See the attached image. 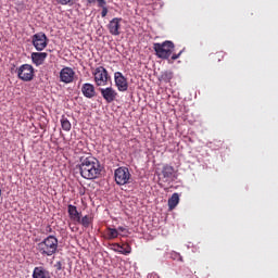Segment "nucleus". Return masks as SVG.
<instances>
[{
    "label": "nucleus",
    "mask_w": 278,
    "mask_h": 278,
    "mask_svg": "<svg viewBox=\"0 0 278 278\" xmlns=\"http://www.w3.org/2000/svg\"><path fill=\"white\" fill-rule=\"evenodd\" d=\"M210 58L212 62H223V60H225V52L219 51V52L210 54Z\"/></svg>",
    "instance_id": "nucleus-22"
},
{
    "label": "nucleus",
    "mask_w": 278,
    "mask_h": 278,
    "mask_svg": "<svg viewBox=\"0 0 278 278\" xmlns=\"http://www.w3.org/2000/svg\"><path fill=\"white\" fill-rule=\"evenodd\" d=\"M99 91L106 103H114V100L118 97V92L112 87L100 88Z\"/></svg>",
    "instance_id": "nucleus-9"
},
{
    "label": "nucleus",
    "mask_w": 278,
    "mask_h": 278,
    "mask_svg": "<svg viewBox=\"0 0 278 278\" xmlns=\"http://www.w3.org/2000/svg\"><path fill=\"white\" fill-rule=\"evenodd\" d=\"M77 168H79L80 176L84 179H97L101 175V164L92 155L80 156Z\"/></svg>",
    "instance_id": "nucleus-1"
},
{
    "label": "nucleus",
    "mask_w": 278,
    "mask_h": 278,
    "mask_svg": "<svg viewBox=\"0 0 278 278\" xmlns=\"http://www.w3.org/2000/svg\"><path fill=\"white\" fill-rule=\"evenodd\" d=\"M118 231H122V232L125 231V227L119 226V227L117 228V232H118Z\"/></svg>",
    "instance_id": "nucleus-31"
},
{
    "label": "nucleus",
    "mask_w": 278,
    "mask_h": 278,
    "mask_svg": "<svg viewBox=\"0 0 278 278\" xmlns=\"http://www.w3.org/2000/svg\"><path fill=\"white\" fill-rule=\"evenodd\" d=\"M162 175H163L164 181L166 182L173 181V178L175 177V167L165 165L162 169Z\"/></svg>",
    "instance_id": "nucleus-16"
},
{
    "label": "nucleus",
    "mask_w": 278,
    "mask_h": 278,
    "mask_svg": "<svg viewBox=\"0 0 278 278\" xmlns=\"http://www.w3.org/2000/svg\"><path fill=\"white\" fill-rule=\"evenodd\" d=\"M33 278H51V274L45 267H35L33 270Z\"/></svg>",
    "instance_id": "nucleus-17"
},
{
    "label": "nucleus",
    "mask_w": 278,
    "mask_h": 278,
    "mask_svg": "<svg viewBox=\"0 0 278 278\" xmlns=\"http://www.w3.org/2000/svg\"><path fill=\"white\" fill-rule=\"evenodd\" d=\"M86 1H87V3H89V5L97 3V0H86Z\"/></svg>",
    "instance_id": "nucleus-30"
},
{
    "label": "nucleus",
    "mask_w": 278,
    "mask_h": 278,
    "mask_svg": "<svg viewBox=\"0 0 278 278\" xmlns=\"http://www.w3.org/2000/svg\"><path fill=\"white\" fill-rule=\"evenodd\" d=\"M47 40V35L45 33H37L31 37V43L36 51H45L48 45Z\"/></svg>",
    "instance_id": "nucleus-7"
},
{
    "label": "nucleus",
    "mask_w": 278,
    "mask_h": 278,
    "mask_svg": "<svg viewBox=\"0 0 278 278\" xmlns=\"http://www.w3.org/2000/svg\"><path fill=\"white\" fill-rule=\"evenodd\" d=\"M96 2L98 3L99 8H105L106 3L105 0H96Z\"/></svg>",
    "instance_id": "nucleus-26"
},
{
    "label": "nucleus",
    "mask_w": 278,
    "mask_h": 278,
    "mask_svg": "<svg viewBox=\"0 0 278 278\" xmlns=\"http://www.w3.org/2000/svg\"><path fill=\"white\" fill-rule=\"evenodd\" d=\"M112 247H114L113 251L122 255H129L131 253V245L129 243H123L122 245L121 243H113Z\"/></svg>",
    "instance_id": "nucleus-15"
},
{
    "label": "nucleus",
    "mask_w": 278,
    "mask_h": 278,
    "mask_svg": "<svg viewBox=\"0 0 278 278\" xmlns=\"http://www.w3.org/2000/svg\"><path fill=\"white\" fill-rule=\"evenodd\" d=\"M161 78L163 79V81H170V79H173V74L172 72H164L161 75Z\"/></svg>",
    "instance_id": "nucleus-23"
},
{
    "label": "nucleus",
    "mask_w": 278,
    "mask_h": 278,
    "mask_svg": "<svg viewBox=\"0 0 278 278\" xmlns=\"http://www.w3.org/2000/svg\"><path fill=\"white\" fill-rule=\"evenodd\" d=\"M60 5H73V0H58Z\"/></svg>",
    "instance_id": "nucleus-25"
},
{
    "label": "nucleus",
    "mask_w": 278,
    "mask_h": 278,
    "mask_svg": "<svg viewBox=\"0 0 278 278\" xmlns=\"http://www.w3.org/2000/svg\"><path fill=\"white\" fill-rule=\"evenodd\" d=\"M92 75L96 86H108L110 79H112L110 73H108V70L103 66L96 67L92 71Z\"/></svg>",
    "instance_id": "nucleus-4"
},
{
    "label": "nucleus",
    "mask_w": 278,
    "mask_h": 278,
    "mask_svg": "<svg viewBox=\"0 0 278 278\" xmlns=\"http://www.w3.org/2000/svg\"><path fill=\"white\" fill-rule=\"evenodd\" d=\"M101 16L102 18H105V16H108V7L102 8Z\"/></svg>",
    "instance_id": "nucleus-27"
},
{
    "label": "nucleus",
    "mask_w": 278,
    "mask_h": 278,
    "mask_svg": "<svg viewBox=\"0 0 278 278\" xmlns=\"http://www.w3.org/2000/svg\"><path fill=\"white\" fill-rule=\"evenodd\" d=\"M48 55L49 54L47 52H33L30 54L31 62H33V64H35V66H42V64H45V60H47Z\"/></svg>",
    "instance_id": "nucleus-12"
},
{
    "label": "nucleus",
    "mask_w": 278,
    "mask_h": 278,
    "mask_svg": "<svg viewBox=\"0 0 278 278\" xmlns=\"http://www.w3.org/2000/svg\"><path fill=\"white\" fill-rule=\"evenodd\" d=\"M0 197H1V189H0Z\"/></svg>",
    "instance_id": "nucleus-32"
},
{
    "label": "nucleus",
    "mask_w": 278,
    "mask_h": 278,
    "mask_svg": "<svg viewBox=\"0 0 278 278\" xmlns=\"http://www.w3.org/2000/svg\"><path fill=\"white\" fill-rule=\"evenodd\" d=\"M173 260H177L178 262H184V256L177 252L172 254Z\"/></svg>",
    "instance_id": "nucleus-24"
},
{
    "label": "nucleus",
    "mask_w": 278,
    "mask_h": 278,
    "mask_svg": "<svg viewBox=\"0 0 278 278\" xmlns=\"http://www.w3.org/2000/svg\"><path fill=\"white\" fill-rule=\"evenodd\" d=\"M60 81L73 84L75 81V71L72 67H63L60 72Z\"/></svg>",
    "instance_id": "nucleus-10"
},
{
    "label": "nucleus",
    "mask_w": 278,
    "mask_h": 278,
    "mask_svg": "<svg viewBox=\"0 0 278 278\" xmlns=\"http://www.w3.org/2000/svg\"><path fill=\"white\" fill-rule=\"evenodd\" d=\"M153 49L161 60H168L170 55H173V51H175V43L173 41H164L162 43H154Z\"/></svg>",
    "instance_id": "nucleus-3"
},
{
    "label": "nucleus",
    "mask_w": 278,
    "mask_h": 278,
    "mask_svg": "<svg viewBox=\"0 0 278 278\" xmlns=\"http://www.w3.org/2000/svg\"><path fill=\"white\" fill-rule=\"evenodd\" d=\"M118 236L119 233L116 228H111V227L106 228V235H105L106 240H115V238H118Z\"/></svg>",
    "instance_id": "nucleus-20"
},
{
    "label": "nucleus",
    "mask_w": 278,
    "mask_h": 278,
    "mask_svg": "<svg viewBox=\"0 0 278 278\" xmlns=\"http://www.w3.org/2000/svg\"><path fill=\"white\" fill-rule=\"evenodd\" d=\"M67 214H68L71 220H73V223H79V219L81 218V213H79V211H77V206H75L73 204H68L67 205Z\"/></svg>",
    "instance_id": "nucleus-14"
},
{
    "label": "nucleus",
    "mask_w": 278,
    "mask_h": 278,
    "mask_svg": "<svg viewBox=\"0 0 278 278\" xmlns=\"http://www.w3.org/2000/svg\"><path fill=\"white\" fill-rule=\"evenodd\" d=\"M37 251L43 257H51L58 253V238L55 236H48L37 244Z\"/></svg>",
    "instance_id": "nucleus-2"
},
{
    "label": "nucleus",
    "mask_w": 278,
    "mask_h": 278,
    "mask_svg": "<svg viewBox=\"0 0 278 278\" xmlns=\"http://www.w3.org/2000/svg\"><path fill=\"white\" fill-rule=\"evenodd\" d=\"M93 220L94 217H92V215H85L84 217H80V219L77 223L78 225H83L85 229H88V227L92 225Z\"/></svg>",
    "instance_id": "nucleus-18"
},
{
    "label": "nucleus",
    "mask_w": 278,
    "mask_h": 278,
    "mask_svg": "<svg viewBox=\"0 0 278 278\" xmlns=\"http://www.w3.org/2000/svg\"><path fill=\"white\" fill-rule=\"evenodd\" d=\"M114 81L118 92H127L129 89L127 77H125L121 72L114 73Z\"/></svg>",
    "instance_id": "nucleus-8"
},
{
    "label": "nucleus",
    "mask_w": 278,
    "mask_h": 278,
    "mask_svg": "<svg viewBox=\"0 0 278 278\" xmlns=\"http://www.w3.org/2000/svg\"><path fill=\"white\" fill-rule=\"evenodd\" d=\"M61 127L63 131H71L73 125L71 124V121L66 118V116L62 115L61 117Z\"/></svg>",
    "instance_id": "nucleus-21"
},
{
    "label": "nucleus",
    "mask_w": 278,
    "mask_h": 278,
    "mask_svg": "<svg viewBox=\"0 0 278 278\" xmlns=\"http://www.w3.org/2000/svg\"><path fill=\"white\" fill-rule=\"evenodd\" d=\"M121 17H114L110 21L108 25V29L112 36H121Z\"/></svg>",
    "instance_id": "nucleus-11"
},
{
    "label": "nucleus",
    "mask_w": 278,
    "mask_h": 278,
    "mask_svg": "<svg viewBox=\"0 0 278 278\" xmlns=\"http://www.w3.org/2000/svg\"><path fill=\"white\" fill-rule=\"evenodd\" d=\"M179 205V193H173L168 199V207L170 211L175 210Z\"/></svg>",
    "instance_id": "nucleus-19"
},
{
    "label": "nucleus",
    "mask_w": 278,
    "mask_h": 278,
    "mask_svg": "<svg viewBox=\"0 0 278 278\" xmlns=\"http://www.w3.org/2000/svg\"><path fill=\"white\" fill-rule=\"evenodd\" d=\"M181 53H182V51H180L178 54H173L172 60H179Z\"/></svg>",
    "instance_id": "nucleus-29"
},
{
    "label": "nucleus",
    "mask_w": 278,
    "mask_h": 278,
    "mask_svg": "<svg viewBox=\"0 0 278 278\" xmlns=\"http://www.w3.org/2000/svg\"><path fill=\"white\" fill-rule=\"evenodd\" d=\"M54 268L56 269V270H62V262H56L55 264H54Z\"/></svg>",
    "instance_id": "nucleus-28"
},
{
    "label": "nucleus",
    "mask_w": 278,
    "mask_h": 278,
    "mask_svg": "<svg viewBox=\"0 0 278 278\" xmlns=\"http://www.w3.org/2000/svg\"><path fill=\"white\" fill-rule=\"evenodd\" d=\"M34 66L29 64H23L17 68V77L22 81H31L34 79Z\"/></svg>",
    "instance_id": "nucleus-6"
},
{
    "label": "nucleus",
    "mask_w": 278,
    "mask_h": 278,
    "mask_svg": "<svg viewBox=\"0 0 278 278\" xmlns=\"http://www.w3.org/2000/svg\"><path fill=\"white\" fill-rule=\"evenodd\" d=\"M81 92L86 99H94L97 97V91L94 90V85L86 83L81 87Z\"/></svg>",
    "instance_id": "nucleus-13"
},
{
    "label": "nucleus",
    "mask_w": 278,
    "mask_h": 278,
    "mask_svg": "<svg viewBox=\"0 0 278 278\" xmlns=\"http://www.w3.org/2000/svg\"><path fill=\"white\" fill-rule=\"evenodd\" d=\"M114 178L117 186H125L131 181V173L127 167H118L115 169Z\"/></svg>",
    "instance_id": "nucleus-5"
}]
</instances>
